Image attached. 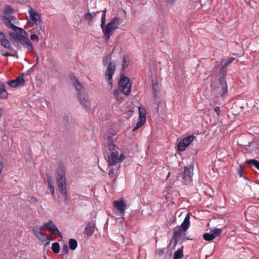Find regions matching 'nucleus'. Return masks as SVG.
<instances>
[{
    "label": "nucleus",
    "instance_id": "nucleus-47",
    "mask_svg": "<svg viewBox=\"0 0 259 259\" xmlns=\"http://www.w3.org/2000/svg\"><path fill=\"white\" fill-rule=\"evenodd\" d=\"M9 18L11 19L12 22L15 23V22L16 21V19L15 17L14 16H11Z\"/></svg>",
    "mask_w": 259,
    "mask_h": 259
},
{
    "label": "nucleus",
    "instance_id": "nucleus-52",
    "mask_svg": "<svg viewBox=\"0 0 259 259\" xmlns=\"http://www.w3.org/2000/svg\"><path fill=\"white\" fill-rule=\"evenodd\" d=\"M170 176V172H169L167 176L166 177V178H168Z\"/></svg>",
    "mask_w": 259,
    "mask_h": 259
},
{
    "label": "nucleus",
    "instance_id": "nucleus-14",
    "mask_svg": "<svg viewBox=\"0 0 259 259\" xmlns=\"http://www.w3.org/2000/svg\"><path fill=\"white\" fill-rule=\"evenodd\" d=\"M219 82L222 88V90L220 92V95L221 96H223L225 95L228 92V87L225 77L224 75L220 77Z\"/></svg>",
    "mask_w": 259,
    "mask_h": 259
},
{
    "label": "nucleus",
    "instance_id": "nucleus-11",
    "mask_svg": "<svg viewBox=\"0 0 259 259\" xmlns=\"http://www.w3.org/2000/svg\"><path fill=\"white\" fill-rule=\"evenodd\" d=\"M77 96L81 106L87 110L89 109L90 108V102L87 94L79 93Z\"/></svg>",
    "mask_w": 259,
    "mask_h": 259
},
{
    "label": "nucleus",
    "instance_id": "nucleus-7",
    "mask_svg": "<svg viewBox=\"0 0 259 259\" xmlns=\"http://www.w3.org/2000/svg\"><path fill=\"white\" fill-rule=\"evenodd\" d=\"M115 70V64L112 62H110L106 71L105 77L109 82V84L111 86L112 85V76L114 73Z\"/></svg>",
    "mask_w": 259,
    "mask_h": 259
},
{
    "label": "nucleus",
    "instance_id": "nucleus-50",
    "mask_svg": "<svg viewBox=\"0 0 259 259\" xmlns=\"http://www.w3.org/2000/svg\"><path fill=\"white\" fill-rule=\"evenodd\" d=\"M3 166V164L2 163H0V173L2 172Z\"/></svg>",
    "mask_w": 259,
    "mask_h": 259
},
{
    "label": "nucleus",
    "instance_id": "nucleus-18",
    "mask_svg": "<svg viewBox=\"0 0 259 259\" xmlns=\"http://www.w3.org/2000/svg\"><path fill=\"white\" fill-rule=\"evenodd\" d=\"M71 82L77 91V95L79 94V93H83L82 92V90L83 89L82 85L79 82L78 80L75 77L71 78Z\"/></svg>",
    "mask_w": 259,
    "mask_h": 259
},
{
    "label": "nucleus",
    "instance_id": "nucleus-46",
    "mask_svg": "<svg viewBox=\"0 0 259 259\" xmlns=\"http://www.w3.org/2000/svg\"><path fill=\"white\" fill-rule=\"evenodd\" d=\"M2 55L4 56H15V54H12L9 52H6L2 54Z\"/></svg>",
    "mask_w": 259,
    "mask_h": 259
},
{
    "label": "nucleus",
    "instance_id": "nucleus-25",
    "mask_svg": "<svg viewBox=\"0 0 259 259\" xmlns=\"http://www.w3.org/2000/svg\"><path fill=\"white\" fill-rule=\"evenodd\" d=\"M183 246H182L174 253L173 259H181L183 257Z\"/></svg>",
    "mask_w": 259,
    "mask_h": 259
},
{
    "label": "nucleus",
    "instance_id": "nucleus-15",
    "mask_svg": "<svg viewBox=\"0 0 259 259\" xmlns=\"http://www.w3.org/2000/svg\"><path fill=\"white\" fill-rule=\"evenodd\" d=\"M20 44L27 49V52L30 53L33 51V47L30 40L26 37H23L20 41Z\"/></svg>",
    "mask_w": 259,
    "mask_h": 259
},
{
    "label": "nucleus",
    "instance_id": "nucleus-2",
    "mask_svg": "<svg viewBox=\"0 0 259 259\" xmlns=\"http://www.w3.org/2000/svg\"><path fill=\"white\" fill-rule=\"evenodd\" d=\"M190 226V214H187L184 220L180 226H178L173 229L172 239L175 241L172 249L174 248L177 243L181 240L183 242L185 240V232L188 229Z\"/></svg>",
    "mask_w": 259,
    "mask_h": 259
},
{
    "label": "nucleus",
    "instance_id": "nucleus-51",
    "mask_svg": "<svg viewBox=\"0 0 259 259\" xmlns=\"http://www.w3.org/2000/svg\"><path fill=\"white\" fill-rule=\"evenodd\" d=\"M107 9H105V10H103V11H102V12H104V13H105L106 14V12H107Z\"/></svg>",
    "mask_w": 259,
    "mask_h": 259
},
{
    "label": "nucleus",
    "instance_id": "nucleus-45",
    "mask_svg": "<svg viewBox=\"0 0 259 259\" xmlns=\"http://www.w3.org/2000/svg\"><path fill=\"white\" fill-rule=\"evenodd\" d=\"M214 110L215 112L217 113V116H219L220 114V108L218 106H216L214 108Z\"/></svg>",
    "mask_w": 259,
    "mask_h": 259
},
{
    "label": "nucleus",
    "instance_id": "nucleus-4",
    "mask_svg": "<svg viewBox=\"0 0 259 259\" xmlns=\"http://www.w3.org/2000/svg\"><path fill=\"white\" fill-rule=\"evenodd\" d=\"M195 139V137L193 135L182 139L178 144V150L179 151H184Z\"/></svg>",
    "mask_w": 259,
    "mask_h": 259
},
{
    "label": "nucleus",
    "instance_id": "nucleus-54",
    "mask_svg": "<svg viewBox=\"0 0 259 259\" xmlns=\"http://www.w3.org/2000/svg\"><path fill=\"white\" fill-rule=\"evenodd\" d=\"M49 244V242H47L46 243V244Z\"/></svg>",
    "mask_w": 259,
    "mask_h": 259
},
{
    "label": "nucleus",
    "instance_id": "nucleus-53",
    "mask_svg": "<svg viewBox=\"0 0 259 259\" xmlns=\"http://www.w3.org/2000/svg\"><path fill=\"white\" fill-rule=\"evenodd\" d=\"M157 111H158V110H159V105L158 104L157 105Z\"/></svg>",
    "mask_w": 259,
    "mask_h": 259
},
{
    "label": "nucleus",
    "instance_id": "nucleus-35",
    "mask_svg": "<svg viewBox=\"0 0 259 259\" xmlns=\"http://www.w3.org/2000/svg\"><path fill=\"white\" fill-rule=\"evenodd\" d=\"M48 187L50 189L51 193L53 197H55V189L52 183V179H48Z\"/></svg>",
    "mask_w": 259,
    "mask_h": 259
},
{
    "label": "nucleus",
    "instance_id": "nucleus-26",
    "mask_svg": "<svg viewBox=\"0 0 259 259\" xmlns=\"http://www.w3.org/2000/svg\"><path fill=\"white\" fill-rule=\"evenodd\" d=\"M123 95L122 93V92L119 90L118 89H116L113 91V95L114 97L118 101H122L123 100Z\"/></svg>",
    "mask_w": 259,
    "mask_h": 259
},
{
    "label": "nucleus",
    "instance_id": "nucleus-3",
    "mask_svg": "<svg viewBox=\"0 0 259 259\" xmlns=\"http://www.w3.org/2000/svg\"><path fill=\"white\" fill-rule=\"evenodd\" d=\"M119 90L125 96L130 95L131 92V83L127 77H121L118 82Z\"/></svg>",
    "mask_w": 259,
    "mask_h": 259
},
{
    "label": "nucleus",
    "instance_id": "nucleus-19",
    "mask_svg": "<svg viewBox=\"0 0 259 259\" xmlns=\"http://www.w3.org/2000/svg\"><path fill=\"white\" fill-rule=\"evenodd\" d=\"M193 165H190L184 168V174L183 178H191L193 173Z\"/></svg>",
    "mask_w": 259,
    "mask_h": 259
},
{
    "label": "nucleus",
    "instance_id": "nucleus-9",
    "mask_svg": "<svg viewBox=\"0 0 259 259\" xmlns=\"http://www.w3.org/2000/svg\"><path fill=\"white\" fill-rule=\"evenodd\" d=\"M113 205L117 209L121 214H124L126 209V205L125 201L123 199L114 201Z\"/></svg>",
    "mask_w": 259,
    "mask_h": 259
},
{
    "label": "nucleus",
    "instance_id": "nucleus-29",
    "mask_svg": "<svg viewBox=\"0 0 259 259\" xmlns=\"http://www.w3.org/2000/svg\"><path fill=\"white\" fill-rule=\"evenodd\" d=\"M247 163L253 166L259 170V161L255 159H250L246 161Z\"/></svg>",
    "mask_w": 259,
    "mask_h": 259
},
{
    "label": "nucleus",
    "instance_id": "nucleus-5",
    "mask_svg": "<svg viewBox=\"0 0 259 259\" xmlns=\"http://www.w3.org/2000/svg\"><path fill=\"white\" fill-rule=\"evenodd\" d=\"M29 15L30 23L32 25H38L41 22L40 15L35 12L32 8H30L28 11Z\"/></svg>",
    "mask_w": 259,
    "mask_h": 259
},
{
    "label": "nucleus",
    "instance_id": "nucleus-24",
    "mask_svg": "<svg viewBox=\"0 0 259 259\" xmlns=\"http://www.w3.org/2000/svg\"><path fill=\"white\" fill-rule=\"evenodd\" d=\"M234 59L235 58L234 57H229L226 59H222L221 62L222 68H226L228 65L230 64Z\"/></svg>",
    "mask_w": 259,
    "mask_h": 259
},
{
    "label": "nucleus",
    "instance_id": "nucleus-30",
    "mask_svg": "<svg viewBox=\"0 0 259 259\" xmlns=\"http://www.w3.org/2000/svg\"><path fill=\"white\" fill-rule=\"evenodd\" d=\"M203 239L206 241H211L215 238L214 234H209L208 233H204L203 235Z\"/></svg>",
    "mask_w": 259,
    "mask_h": 259
},
{
    "label": "nucleus",
    "instance_id": "nucleus-33",
    "mask_svg": "<svg viewBox=\"0 0 259 259\" xmlns=\"http://www.w3.org/2000/svg\"><path fill=\"white\" fill-rule=\"evenodd\" d=\"M52 249L53 251L55 253H58L60 251V245L58 242L52 243Z\"/></svg>",
    "mask_w": 259,
    "mask_h": 259
},
{
    "label": "nucleus",
    "instance_id": "nucleus-20",
    "mask_svg": "<svg viewBox=\"0 0 259 259\" xmlns=\"http://www.w3.org/2000/svg\"><path fill=\"white\" fill-rule=\"evenodd\" d=\"M57 178H64L65 176V170L64 165L60 163L58 165L57 169Z\"/></svg>",
    "mask_w": 259,
    "mask_h": 259
},
{
    "label": "nucleus",
    "instance_id": "nucleus-49",
    "mask_svg": "<svg viewBox=\"0 0 259 259\" xmlns=\"http://www.w3.org/2000/svg\"><path fill=\"white\" fill-rule=\"evenodd\" d=\"M3 112H4V110L2 108H0V118L1 117V116H2L3 114Z\"/></svg>",
    "mask_w": 259,
    "mask_h": 259
},
{
    "label": "nucleus",
    "instance_id": "nucleus-17",
    "mask_svg": "<svg viewBox=\"0 0 259 259\" xmlns=\"http://www.w3.org/2000/svg\"><path fill=\"white\" fill-rule=\"evenodd\" d=\"M4 23L7 27L13 30L15 32H16L17 30H22L21 28L14 25L12 23L11 19L9 18L4 17Z\"/></svg>",
    "mask_w": 259,
    "mask_h": 259
},
{
    "label": "nucleus",
    "instance_id": "nucleus-10",
    "mask_svg": "<svg viewBox=\"0 0 259 259\" xmlns=\"http://www.w3.org/2000/svg\"><path fill=\"white\" fill-rule=\"evenodd\" d=\"M43 227L51 231L52 233L57 235L58 236L62 238L61 233L52 221H49L48 222H44L43 223Z\"/></svg>",
    "mask_w": 259,
    "mask_h": 259
},
{
    "label": "nucleus",
    "instance_id": "nucleus-39",
    "mask_svg": "<svg viewBox=\"0 0 259 259\" xmlns=\"http://www.w3.org/2000/svg\"><path fill=\"white\" fill-rule=\"evenodd\" d=\"M128 65V63L127 61L126 58L125 56H123L122 58V69H124L126 68Z\"/></svg>",
    "mask_w": 259,
    "mask_h": 259
},
{
    "label": "nucleus",
    "instance_id": "nucleus-38",
    "mask_svg": "<svg viewBox=\"0 0 259 259\" xmlns=\"http://www.w3.org/2000/svg\"><path fill=\"white\" fill-rule=\"evenodd\" d=\"M61 252L63 254H67L69 252L68 247L66 244H64L62 247Z\"/></svg>",
    "mask_w": 259,
    "mask_h": 259
},
{
    "label": "nucleus",
    "instance_id": "nucleus-23",
    "mask_svg": "<svg viewBox=\"0 0 259 259\" xmlns=\"http://www.w3.org/2000/svg\"><path fill=\"white\" fill-rule=\"evenodd\" d=\"M119 18L118 17H115L110 22L107 23V25H110V27L115 30L118 27L119 25Z\"/></svg>",
    "mask_w": 259,
    "mask_h": 259
},
{
    "label": "nucleus",
    "instance_id": "nucleus-31",
    "mask_svg": "<svg viewBox=\"0 0 259 259\" xmlns=\"http://www.w3.org/2000/svg\"><path fill=\"white\" fill-rule=\"evenodd\" d=\"M0 41L2 46H3L4 48L7 49L10 48V44L9 41L7 39L5 38V37L2 38Z\"/></svg>",
    "mask_w": 259,
    "mask_h": 259
},
{
    "label": "nucleus",
    "instance_id": "nucleus-8",
    "mask_svg": "<svg viewBox=\"0 0 259 259\" xmlns=\"http://www.w3.org/2000/svg\"><path fill=\"white\" fill-rule=\"evenodd\" d=\"M42 230L43 227L38 226L34 227L32 229L33 234L41 242L47 240V239L45 234L42 233Z\"/></svg>",
    "mask_w": 259,
    "mask_h": 259
},
{
    "label": "nucleus",
    "instance_id": "nucleus-21",
    "mask_svg": "<svg viewBox=\"0 0 259 259\" xmlns=\"http://www.w3.org/2000/svg\"><path fill=\"white\" fill-rule=\"evenodd\" d=\"M95 225L93 223H89L85 228V232L88 236H91L94 232Z\"/></svg>",
    "mask_w": 259,
    "mask_h": 259
},
{
    "label": "nucleus",
    "instance_id": "nucleus-12",
    "mask_svg": "<svg viewBox=\"0 0 259 259\" xmlns=\"http://www.w3.org/2000/svg\"><path fill=\"white\" fill-rule=\"evenodd\" d=\"M139 116L138 119V122L136 124V126L133 128L134 131L141 127L146 121V117L145 110L144 109H141V108H139Z\"/></svg>",
    "mask_w": 259,
    "mask_h": 259
},
{
    "label": "nucleus",
    "instance_id": "nucleus-37",
    "mask_svg": "<svg viewBox=\"0 0 259 259\" xmlns=\"http://www.w3.org/2000/svg\"><path fill=\"white\" fill-rule=\"evenodd\" d=\"M222 232V230L221 229L215 228L211 230V233L215 235V237L219 236Z\"/></svg>",
    "mask_w": 259,
    "mask_h": 259
},
{
    "label": "nucleus",
    "instance_id": "nucleus-44",
    "mask_svg": "<svg viewBox=\"0 0 259 259\" xmlns=\"http://www.w3.org/2000/svg\"><path fill=\"white\" fill-rule=\"evenodd\" d=\"M30 38L31 40H36V41H38V37L37 36V35L35 34H31L30 35Z\"/></svg>",
    "mask_w": 259,
    "mask_h": 259
},
{
    "label": "nucleus",
    "instance_id": "nucleus-32",
    "mask_svg": "<svg viewBox=\"0 0 259 259\" xmlns=\"http://www.w3.org/2000/svg\"><path fill=\"white\" fill-rule=\"evenodd\" d=\"M99 12H94L92 13H87L84 16V18L87 20L92 21L94 18H95L96 16V14L98 13Z\"/></svg>",
    "mask_w": 259,
    "mask_h": 259
},
{
    "label": "nucleus",
    "instance_id": "nucleus-6",
    "mask_svg": "<svg viewBox=\"0 0 259 259\" xmlns=\"http://www.w3.org/2000/svg\"><path fill=\"white\" fill-rule=\"evenodd\" d=\"M57 183L59 192L66 201L68 199V192L66 179H57Z\"/></svg>",
    "mask_w": 259,
    "mask_h": 259
},
{
    "label": "nucleus",
    "instance_id": "nucleus-27",
    "mask_svg": "<svg viewBox=\"0 0 259 259\" xmlns=\"http://www.w3.org/2000/svg\"><path fill=\"white\" fill-rule=\"evenodd\" d=\"M17 31L16 32L15 31V32H10L9 33V34L10 36V37L16 40H18L20 41L23 38V36L20 34L17 33Z\"/></svg>",
    "mask_w": 259,
    "mask_h": 259
},
{
    "label": "nucleus",
    "instance_id": "nucleus-40",
    "mask_svg": "<svg viewBox=\"0 0 259 259\" xmlns=\"http://www.w3.org/2000/svg\"><path fill=\"white\" fill-rule=\"evenodd\" d=\"M102 17L101 19V26H103L105 25V22H106V14L104 12H102Z\"/></svg>",
    "mask_w": 259,
    "mask_h": 259
},
{
    "label": "nucleus",
    "instance_id": "nucleus-22",
    "mask_svg": "<svg viewBox=\"0 0 259 259\" xmlns=\"http://www.w3.org/2000/svg\"><path fill=\"white\" fill-rule=\"evenodd\" d=\"M8 97V93L5 89V85L0 82V99H5Z\"/></svg>",
    "mask_w": 259,
    "mask_h": 259
},
{
    "label": "nucleus",
    "instance_id": "nucleus-16",
    "mask_svg": "<svg viewBox=\"0 0 259 259\" xmlns=\"http://www.w3.org/2000/svg\"><path fill=\"white\" fill-rule=\"evenodd\" d=\"M110 26V25H107L105 27L104 26H101L106 41L110 39L112 32L114 30L113 28H111Z\"/></svg>",
    "mask_w": 259,
    "mask_h": 259
},
{
    "label": "nucleus",
    "instance_id": "nucleus-34",
    "mask_svg": "<svg viewBox=\"0 0 259 259\" xmlns=\"http://www.w3.org/2000/svg\"><path fill=\"white\" fill-rule=\"evenodd\" d=\"M112 166H108L109 171L108 175L110 177H115L117 174V169L113 168Z\"/></svg>",
    "mask_w": 259,
    "mask_h": 259
},
{
    "label": "nucleus",
    "instance_id": "nucleus-13",
    "mask_svg": "<svg viewBox=\"0 0 259 259\" xmlns=\"http://www.w3.org/2000/svg\"><path fill=\"white\" fill-rule=\"evenodd\" d=\"M25 81L23 77V74L18 76L15 79L8 82V84L11 87L16 88L24 85Z\"/></svg>",
    "mask_w": 259,
    "mask_h": 259
},
{
    "label": "nucleus",
    "instance_id": "nucleus-28",
    "mask_svg": "<svg viewBox=\"0 0 259 259\" xmlns=\"http://www.w3.org/2000/svg\"><path fill=\"white\" fill-rule=\"evenodd\" d=\"M77 246V242L75 239H70L69 240V247L71 250H75Z\"/></svg>",
    "mask_w": 259,
    "mask_h": 259
},
{
    "label": "nucleus",
    "instance_id": "nucleus-42",
    "mask_svg": "<svg viewBox=\"0 0 259 259\" xmlns=\"http://www.w3.org/2000/svg\"><path fill=\"white\" fill-rule=\"evenodd\" d=\"M4 12L6 14H11L13 12V9L10 6H7L5 8Z\"/></svg>",
    "mask_w": 259,
    "mask_h": 259
},
{
    "label": "nucleus",
    "instance_id": "nucleus-43",
    "mask_svg": "<svg viewBox=\"0 0 259 259\" xmlns=\"http://www.w3.org/2000/svg\"><path fill=\"white\" fill-rule=\"evenodd\" d=\"M164 251L163 249H158L156 250V253L159 255L161 256L164 254Z\"/></svg>",
    "mask_w": 259,
    "mask_h": 259
},
{
    "label": "nucleus",
    "instance_id": "nucleus-41",
    "mask_svg": "<svg viewBox=\"0 0 259 259\" xmlns=\"http://www.w3.org/2000/svg\"><path fill=\"white\" fill-rule=\"evenodd\" d=\"M27 200L29 202L31 203H34L37 202V200L36 198L33 196H29L27 198Z\"/></svg>",
    "mask_w": 259,
    "mask_h": 259
},
{
    "label": "nucleus",
    "instance_id": "nucleus-48",
    "mask_svg": "<svg viewBox=\"0 0 259 259\" xmlns=\"http://www.w3.org/2000/svg\"><path fill=\"white\" fill-rule=\"evenodd\" d=\"M5 37V35L3 33L0 32V40L2 39V38Z\"/></svg>",
    "mask_w": 259,
    "mask_h": 259
},
{
    "label": "nucleus",
    "instance_id": "nucleus-1",
    "mask_svg": "<svg viewBox=\"0 0 259 259\" xmlns=\"http://www.w3.org/2000/svg\"><path fill=\"white\" fill-rule=\"evenodd\" d=\"M119 151V148L113 143L111 139H109L108 142L107 162L109 166H113L121 163L124 159V155Z\"/></svg>",
    "mask_w": 259,
    "mask_h": 259
},
{
    "label": "nucleus",
    "instance_id": "nucleus-36",
    "mask_svg": "<svg viewBox=\"0 0 259 259\" xmlns=\"http://www.w3.org/2000/svg\"><path fill=\"white\" fill-rule=\"evenodd\" d=\"M152 89L153 92L154 98H156L157 96V93L158 92V85L156 82L152 83Z\"/></svg>",
    "mask_w": 259,
    "mask_h": 259
}]
</instances>
